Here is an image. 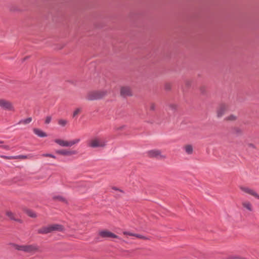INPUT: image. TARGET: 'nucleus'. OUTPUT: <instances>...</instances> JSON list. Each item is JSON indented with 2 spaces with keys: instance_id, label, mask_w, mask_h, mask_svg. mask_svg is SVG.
<instances>
[{
  "instance_id": "nucleus-9",
  "label": "nucleus",
  "mask_w": 259,
  "mask_h": 259,
  "mask_svg": "<svg viewBox=\"0 0 259 259\" xmlns=\"http://www.w3.org/2000/svg\"><path fill=\"white\" fill-rule=\"evenodd\" d=\"M228 105L225 104H220L217 110V117L220 118L222 117L228 110Z\"/></svg>"
},
{
  "instance_id": "nucleus-5",
  "label": "nucleus",
  "mask_w": 259,
  "mask_h": 259,
  "mask_svg": "<svg viewBox=\"0 0 259 259\" xmlns=\"http://www.w3.org/2000/svg\"><path fill=\"white\" fill-rule=\"evenodd\" d=\"M147 155L151 158H156L159 159H164L166 156L162 151L158 149H153L147 152Z\"/></svg>"
},
{
  "instance_id": "nucleus-8",
  "label": "nucleus",
  "mask_w": 259,
  "mask_h": 259,
  "mask_svg": "<svg viewBox=\"0 0 259 259\" xmlns=\"http://www.w3.org/2000/svg\"><path fill=\"white\" fill-rule=\"evenodd\" d=\"M0 107L4 110H14L12 103L10 101L4 99H0Z\"/></svg>"
},
{
  "instance_id": "nucleus-13",
  "label": "nucleus",
  "mask_w": 259,
  "mask_h": 259,
  "mask_svg": "<svg viewBox=\"0 0 259 259\" xmlns=\"http://www.w3.org/2000/svg\"><path fill=\"white\" fill-rule=\"evenodd\" d=\"M242 205L245 209L249 211H252L253 210V206L250 202L248 200L243 201L241 203Z\"/></svg>"
},
{
  "instance_id": "nucleus-20",
  "label": "nucleus",
  "mask_w": 259,
  "mask_h": 259,
  "mask_svg": "<svg viewBox=\"0 0 259 259\" xmlns=\"http://www.w3.org/2000/svg\"><path fill=\"white\" fill-rule=\"evenodd\" d=\"M31 157V156L29 155H19L18 156H12V157H7V158L9 159H17V158L26 159V158H30Z\"/></svg>"
},
{
  "instance_id": "nucleus-14",
  "label": "nucleus",
  "mask_w": 259,
  "mask_h": 259,
  "mask_svg": "<svg viewBox=\"0 0 259 259\" xmlns=\"http://www.w3.org/2000/svg\"><path fill=\"white\" fill-rule=\"evenodd\" d=\"M52 232L57 231V232H63L64 231V227L60 224H52L51 225Z\"/></svg>"
},
{
  "instance_id": "nucleus-21",
  "label": "nucleus",
  "mask_w": 259,
  "mask_h": 259,
  "mask_svg": "<svg viewBox=\"0 0 259 259\" xmlns=\"http://www.w3.org/2000/svg\"><path fill=\"white\" fill-rule=\"evenodd\" d=\"M58 123L61 126L64 127L68 123V121L66 119H60L58 120Z\"/></svg>"
},
{
  "instance_id": "nucleus-7",
  "label": "nucleus",
  "mask_w": 259,
  "mask_h": 259,
  "mask_svg": "<svg viewBox=\"0 0 259 259\" xmlns=\"http://www.w3.org/2000/svg\"><path fill=\"white\" fill-rule=\"evenodd\" d=\"M56 153L59 155L64 156H72L76 155L78 152L75 150L62 149L56 151Z\"/></svg>"
},
{
  "instance_id": "nucleus-18",
  "label": "nucleus",
  "mask_w": 259,
  "mask_h": 259,
  "mask_svg": "<svg viewBox=\"0 0 259 259\" xmlns=\"http://www.w3.org/2000/svg\"><path fill=\"white\" fill-rule=\"evenodd\" d=\"M237 119V116L235 114H230L225 118V120L228 121H234Z\"/></svg>"
},
{
  "instance_id": "nucleus-1",
  "label": "nucleus",
  "mask_w": 259,
  "mask_h": 259,
  "mask_svg": "<svg viewBox=\"0 0 259 259\" xmlns=\"http://www.w3.org/2000/svg\"><path fill=\"white\" fill-rule=\"evenodd\" d=\"M87 145L92 148H104L107 145V141L105 139L97 136L89 140Z\"/></svg>"
},
{
  "instance_id": "nucleus-6",
  "label": "nucleus",
  "mask_w": 259,
  "mask_h": 259,
  "mask_svg": "<svg viewBox=\"0 0 259 259\" xmlns=\"http://www.w3.org/2000/svg\"><path fill=\"white\" fill-rule=\"evenodd\" d=\"M242 192L248 194L259 200V194L253 189L246 186H241L239 187Z\"/></svg>"
},
{
  "instance_id": "nucleus-2",
  "label": "nucleus",
  "mask_w": 259,
  "mask_h": 259,
  "mask_svg": "<svg viewBox=\"0 0 259 259\" xmlns=\"http://www.w3.org/2000/svg\"><path fill=\"white\" fill-rule=\"evenodd\" d=\"M107 93V91L104 90L90 91L88 93L86 98L90 101L99 100L105 97Z\"/></svg>"
},
{
  "instance_id": "nucleus-26",
  "label": "nucleus",
  "mask_w": 259,
  "mask_h": 259,
  "mask_svg": "<svg viewBox=\"0 0 259 259\" xmlns=\"http://www.w3.org/2000/svg\"><path fill=\"white\" fill-rule=\"evenodd\" d=\"M172 85L170 83H166L164 84V89L166 91H169L171 89Z\"/></svg>"
},
{
  "instance_id": "nucleus-11",
  "label": "nucleus",
  "mask_w": 259,
  "mask_h": 259,
  "mask_svg": "<svg viewBox=\"0 0 259 259\" xmlns=\"http://www.w3.org/2000/svg\"><path fill=\"white\" fill-rule=\"evenodd\" d=\"M99 234L100 236L103 238H118L117 235L107 230L101 231L99 232Z\"/></svg>"
},
{
  "instance_id": "nucleus-3",
  "label": "nucleus",
  "mask_w": 259,
  "mask_h": 259,
  "mask_svg": "<svg viewBox=\"0 0 259 259\" xmlns=\"http://www.w3.org/2000/svg\"><path fill=\"white\" fill-rule=\"evenodd\" d=\"M54 142L61 147H70L79 143L80 142V139L76 138L70 141H67L62 139H56L54 140Z\"/></svg>"
},
{
  "instance_id": "nucleus-31",
  "label": "nucleus",
  "mask_w": 259,
  "mask_h": 259,
  "mask_svg": "<svg viewBox=\"0 0 259 259\" xmlns=\"http://www.w3.org/2000/svg\"><path fill=\"white\" fill-rule=\"evenodd\" d=\"M124 127V126H119L116 128L117 130H121Z\"/></svg>"
},
{
  "instance_id": "nucleus-15",
  "label": "nucleus",
  "mask_w": 259,
  "mask_h": 259,
  "mask_svg": "<svg viewBox=\"0 0 259 259\" xmlns=\"http://www.w3.org/2000/svg\"><path fill=\"white\" fill-rule=\"evenodd\" d=\"M38 233L40 234H48L49 233H52V229L51 226L49 225L47 226L43 227L40 228L38 230Z\"/></svg>"
},
{
  "instance_id": "nucleus-24",
  "label": "nucleus",
  "mask_w": 259,
  "mask_h": 259,
  "mask_svg": "<svg viewBox=\"0 0 259 259\" xmlns=\"http://www.w3.org/2000/svg\"><path fill=\"white\" fill-rule=\"evenodd\" d=\"M81 112V108H77L75 109V110L74 111L73 113V117H76L79 114H80Z\"/></svg>"
},
{
  "instance_id": "nucleus-22",
  "label": "nucleus",
  "mask_w": 259,
  "mask_h": 259,
  "mask_svg": "<svg viewBox=\"0 0 259 259\" xmlns=\"http://www.w3.org/2000/svg\"><path fill=\"white\" fill-rule=\"evenodd\" d=\"M26 213L28 214V215H29L30 217H31V218H36V213L31 210H26Z\"/></svg>"
},
{
  "instance_id": "nucleus-29",
  "label": "nucleus",
  "mask_w": 259,
  "mask_h": 259,
  "mask_svg": "<svg viewBox=\"0 0 259 259\" xmlns=\"http://www.w3.org/2000/svg\"><path fill=\"white\" fill-rule=\"evenodd\" d=\"M155 108V105L154 104H152L150 106V109L154 110Z\"/></svg>"
},
{
  "instance_id": "nucleus-4",
  "label": "nucleus",
  "mask_w": 259,
  "mask_h": 259,
  "mask_svg": "<svg viewBox=\"0 0 259 259\" xmlns=\"http://www.w3.org/2000/svg\"><path fill=\"white\" fill-rule=\"evenodd\" d=\"M14 246L15 248L18 250L23 251L24 252L32 254L38 251V247L35 245H19L15 244Z\"/></svg>"
},
{
  "instance_id": "nucleus-33",
  "label": "nucleus",
  "mask_w": 259,
  "mask_h": 259,
  "mask_svg": "<svg viewBox=\"0 0 259 259\" xmlns=\"http://www.w3.org/2000/svg\"><path fill=\"white\" fill-rule=\"evenodd\" d=\"M3 143H4V142H3V141H0V144H3Z\"/></svg>"
},
{
  "instance_id": "nucleus-17",
  "label": "nucleus",
  "mask_w": 259,
  "mask_h": 259,
  "mask_svg": "<svg viewBox=\"0 0 259 259\" xmlns=\"http://www.w3.org/2000/svg\"><path fill=\"white\" fill-rule=\"evenodd\" d=\"M33 132L35 134L37 135L38 137H46L47 136V135L46 133L38 129V128H34L33 130Z\"/></svg>"
},
{
  "instance_id": "nucleus-30",
  "label": "nucleus",
  "mask_w": 259,
  "mask_h": 259,
  "mask_svg": "<svg viewBox=\"0 0 259 259\" xmlns=\"http://www.w3.org/2000/svg\"><path fill=\"white\" fill-rule=\"evenodd\" d=\"M4 149H7V150H9V147L8 146H7V145H4V146H2Z\"/></svg>"
},
{
  "instance_id": "nucleus-28",
  "label": "nucleus",
  "mask_w": 259,
  "mask_h": 259,
  "mask_svg": "<svg viewBox=\"0 0 259 259\" xmlns=\"http://www.w3.org/2000/svg\"><path fill=\"white\" fill-rule=\"evenodd\" d=\"M42 156L44 157H52L53 158H56V156L53 154H43L42 155Z\"/></svg>"
},
{
  "instance_id": "nucleus-19",
  "label": "nucleus",
  "mask_w": 259,
  "mask_h": 259,
  "mask_svg": "<svg viewBox=\"0 0 259 259\" xmlns=\"http://www.w3.org/2000/svg\"><path fill=\"white\" fill-rule=\"evenodd\" d=\"M6 215L9 217L11 220H15L16 221H19V220L16 219L15 217L14 214L11 211L7 210L6 212Z\"/></svg>"
},
{
  "instance_id": "nucleus-10",
  "label": "nucleus",
  "mask_w": 259,
  "mask_h": 259,
  "mask_svg": "<svg viewBox=\"0 0 259 259\" xmlns=\"http://www.w3.org/2000/svg\"><path fill=\"white\" fill-rule=\"evenodd\" d=\"M120 95L124 97L132 96L131 88L128 86H123L121 87Z\"/></svg>"
},
{
  "instance_id": "nucleus-32",
  "label": "nucleus",
  "mask_w": 259,
  "mask_h": 259,
  "mask_svg": "<svg viewBox=\"0 0 259 259\" xmlns=\"http://www.w3.org/2000/svg\"><path fill=\"white\" fill-rule=\"evenodd\" d=\"M170 106H171L172 108H175L176 107V105H171Z\"/></svg>"
},
{
  "instance_id": "nucleus-27",
  "label": "nucleus",
  "mask_w": 259,
  "mask_h": 259,
  "mask_svg": "<svg viewBox=\"0 0 259 259\" xmlns=\"http://www.w3.org/2000/svg\"><path fill=\"white\" fill-rule=\"evenodd\" d=\"M51 120H52L51 116H47L45 119V123H46V124L50 123Z\"/></svg>"
},
{
  "instance_id": "nucleus-23",
  "label": "nucleus",
  "mask_w": 259,
  "mask_h": 259,
  "mask_svg": "<svg viewBox=\"0 0 259 259\" xmlns=\"http://www.w3.org/2000/svg\"><path fill=\"white\" fill-rule=\"evenodd\" d=\"M228 259H246L238 255H231L228 257Z\"/></svg>"
},
{
  "instance_id": "nucleus-12",
  "label": "nucleus",
  "mask_w": 259,
  "mask_h": 259,
  "mask_svg": "<svg viewBox=\"0 0 259 259\" xmlns=\"http://www.w3.org/2000/svg\"><path fill=\"white\" fill-rule=\"evenodd\" d=\"M184 152L187 155H192L194 152V148L191 144H186L183 148Z\"/></svg>"
},
{
  "instance_id": "nucleus-16",
  "label": "nucleus",
  "mask_w": 259,
  "mask_h": 259,
  "mask_svg": "<svg viewBox=\"0 0 259 259\" xmlns=\"http://www.w3.org/2000/svg\"><path fill=\"white\" fill-rule=\"evenodd\" d=\"M123 233L125 235H129V236H134L137 238L143 239H146L145 237H144L141 235L138 234H135V233H133L126 232V231L123 232Z\"/></svg>"
},
{
  "instance_id": "nucleus-25",
  "label": "nucleus",
  "mask_w": 259,
  "mask_h": 259,
  "mask_svg": "<svg viewBox=\"0 0 259 259\" xmlns=\"http://www.w3.org/2000/svg\"><path fill=\"white\" fill-rule=\"evenodd\" d=\"M32 121V118L29 117L27 119L22 120L20 121V123L23 124H27L29 123Z\"/></svg>"
}]
</instances>
